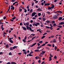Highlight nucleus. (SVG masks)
Here are the masks:
<instances>
[{
	"mask_svg": "<svg viewBox=\"0 0 64 64\" xmlns=\"http://www.w3.org/2000/svg\"><path fill=\"white\" fill-rule=\"evenodd\" d=\"M26 29L27 30H29V29L32 32H34V30H32V28L30 27H29L28 26H26Z\"/></svg>",
	"mask_w": 64,
	"mask_h": 64,
	"instance_id": "1",
	"label": "nucleus"
},
{
	"mask_svg": "<svg viewBox=\"0 0 64 64\" xmlns=\"http://www.w3.org/2000/svg\"><path fill=\"white\" fill-rule=\"evenodd\" d=\"M24 26H26V25L28 26H29V25L30 24V23L29 22H27L26 23V24L25 23H24Z\"/></svg>",
	"mask_w": 64,
	"mask_h": 64,
	"instance_id": "2",
	"label": "nucleus"
},
{
	"mask_svg": "<svg viewBox=\"0 0 64 64\" xmlns=\"http://www.w3.org/2000/svg\"><path fill=\"white\" fill-rule=\"evenodd\" d=\"M22 51H23L24 52V54L25 55H26L27 54V52L26 51V50H23Z\"/></svg>",
	"mask_w": 64,
	"mask_h": 64,
	"instance_id": "3",
	"label": "nucleus"
},
{
	"mask_svg": "<svg viewBox=\"0 0 64 64\" xmlns=\"http://www.w3.org/2000/svg\"><path fill=\"white\" fill-rule=\"evenodd\" d=\"M36 14V12H34L32 13V17H33V16H34L35 14Z\"/></svg>",
	"mask_w": 64,
	"mask_h": 64,
	"instance_id": "4",
	"label": "nucleus"
},
{
	"mask_svg": "<svg viewBox=\"0 0 64 64\" xmlns=\"http://www.w3.org/2000/svg\"><path fill=\"white\" fill-rule=\"evenodd\" d=\"M58 18V16L56 15L54 16L53 17V19H57Z\"/></svg>",
	"mask_w": 64,
	"mask_h": 64,
	"instance_id": "5",
	"label": "nucleus"
},
{
	"mask_svg": "<svg viewBox=\"0 0 64 64\" xmlns=\"http://www.w3.org/2000/svg\"><path fill=\"white\" fill-rule=\"evenodd\" d=\"M22 27L23 28V29L24 30H26V31L27 30V29H26V28L25 27H24L23 26H22Z\"/></svg>",
	"mask_w": 64,
	"mask_h": 64,
	"instance_id": "6",
	"label": "nucleus"
},
{
	"mask_svg": "<svg viewBox=\"0 0 64 64\" xmlns=\"http://www.w3.org/2000/svg\"><path fill=\"white\" fill-rule=\"evenodd\" d=\"M49 5H50V4H44V6H49Z\"/></svg>",
	"mask_w": 64,
	"mask_h": 64,
	"instance_id": "7",
	"label": "nucleus"
},
{
	"mask_svg": "<svg viewBox=\"0 0 64 64\" xmlns=\"http://www.w3.org/2000/svg\"><path fill=\"white\" fill-rule=\"evenodd\" d=\"M32 25L33 26H38L35 23H34L32 24Z\"/></svg>",
	"mask_w": 64,
	"mask_h": 64,
	"instance_id": "8",
	"label": "nucleus"
},
{
	"mask_svg": "<svg viewBox=\"0 0 64 64\" xmlns=\"http://www.w3.org/2000/svg\"><path fill=\"white\" fill-rule=\"evenodd\" d=\"M51 6H52L51 7V8L52 9H53V8H54V7H55V6H54V5L52 4L51 5Z\"/></svg>",
	"mask_w": 64,
	"mask_h": 64,
	"instance_id": "9",
	"label": "nucleus"
},
{
	"mask_svg": "<svg viewBox=\"0 0 64 64\" xmlns=\"http://www.w3.org/2000/svg\"><path fill=\"white\" fill-rule=\"evenodd\" d=\"M40 51H39V50H34L35 52H40Z\"/></svg>",
	"mask_w": 64,
	"mask_h": 64,
	"instance_id": "10",
	"label": "nucleus"
},
{
	"mask_svg": "<svg viewBox=\"0 0 64 64\" xmlns=\"http://www.w3.org/2000/svg\"><path fill=\"white\" fill-rule=\"evenodd\" d=\"M6 48H9V46H8V44H7L5 45Z\"/></svg>",
	"mask_w": 64,
	"mask_h": 64,
	"instance_id": "11",
	"label": "nucleus"
},
{
	"mask_svg": "<svg viewBox=\"0 0 64 64\" xmlns=\"http://www.w3.org/2000/svg\"><path fill=\"white\" fill-rule=\"evenodd\" d=\"M42 47V46H38L37 47V49H39L41 48Z\"/></svg>",
	"mask_w": 64,
	"mask_h": 64,
	"instance_id": "12",
	"label": "nucleus"
},
{
	"mask_svg": "<svg viewBox=\"0 0 64 64\" xmlns=\"http://www.w3.org/2000/svg\"><path fill=\"white\" fill-rule=\"evenodd\" d=\"M18 47V46H14L12 48H13V49H15V48H16L17 47Z\"/></svg>",
	"mask_w": 64,
	"mask_h": 64,
	"instance_id": "13",
	"label": "nucleus"
},
{
	"mask_svg": "<svg viewBox=\"0 0 64 64\" xmlns=\"http://www.w3.org/2000/svg\"><path fill=\"white\" fill-rule=\"evenodd\" d=\"M47 45L48 46H49V47H52V45L50 44H48Z\"/></svg>",
	"mask_w": 64,
	"mask_h": 64,
	"instance_id": "14",
	"label": "nucleus"
},
{
	"mask_svg": "<svg viewBox=\"0 0 64 64\" xmlns=\"http://www.w3.org/2000/svg\"><path fill=\"white\" fill-rule=\"evenodd\" d=\"M10 50H12V51H13V48H12L11 47H10Z\"/></svg>",
	"mask_w": 64,
	"mask_h": 64,
	"instance_id": "15",
	"label": "nucleus"
},
{
	"mask_svg": "<svg viewBox=\"0 0 64 64\" xmlns=\"http://www.w3.org/2000/svg\"><path fill=\"white\" fill-rule=\"evenodd\" d=\"M62 17H60L58 19V20L59 21H60V20H62Z\"/></svg>",
	"mask_w": 64,
	"mask_h": 64,
	"instance_id": "16",
	"label": "nucleus"
},
{
	"mask_svg": "<svg viewBox=\"0 0 64 64\" xmlns=\"http://www.w3.org/2000/svg\"><path fill=\"white\" fill-rule=\"evenodd\" d=\"M42 53H43L42 55H43L46 52V51H42Z\"/></svg>",
	"mask_w": 64,
	"mask_h": 64,
	"instance_id": "17",
	"label": "nucleus"
},
{
	"mask_svg": "<svg viewBox=\"0 0 64 64\" xmlns=\"http://www.w3.org/2000/svg\"><path fill=\"white\" fill-rule=\"evenodd\" d=\"M14 7V6H13V7L11 8H10V10H12H12H14L15 9Z\"/></svg>",
	"mask_w": 64,
	"mask_h": 64,
	"instance_id": "18",
	"label": "nucleus"
},
{
	"mask_svg": "<svg viewBox=\"0 0 64 64\" xmlns=\"http://www.w3.org/2000/svg\"><path fill=\"white\" fill-rule=\"evenodd\" d=\"M11 64H16V63L15 62H11Z\"/></svg>",
	"mask_w": 64,
	"mask_h": 64,
	"instance_id": "19",
	"label": "nucleus"
},
{
	"mask_svg": "<svg viewBox=\"0 0 64 64\" xmlns=\"http://www.w3.org/2000/svg\"><path fill=\"white\" fill-rule=\"evenodd\" d=\"M37 11H42V9H38L37 10Z\"/></svg>",
	"mask_w": 64,
	"mask_h": 64,
	"instance_id": "20",
	"label": "nucleus"
},
{
	"mask_svg": "<svg viewBox=\"0 0 64 64\" xmlns=\"http://www.w3.org/2000/svg\"><path fill=\"white\" fill-rule=\"evenodd\" d=\"M51 8L50 7H49L48 8V10H51Z\"/></svg>",
	"mask_w": 64,
	"mask_h": 64,
	"instance_id": "21",
	"label": "nucleus"
},
{
	"mask_svg": "<svg viewBox=\"0 0 64 64\" xmlns=\"http://www.w3.org/2000/svg\"><path fill=\"white\" fill-rule=\"evenodd\" d=\"M24 12H25V13H26V12H27V10L26 9H24Z\"/></svg>",
	"mask_w": 64,
	"mask_h": 64,
	"instance_id": "22",
	"label": "nucleus"
},
{
	"mask_svg": "<svg viewBox=\"0 0 64 64\" xmlns=\"http://www.w3.org/2000/svg\"><path fill=\"white\" fill-rule=\"evenodd\" d=\"M58 27H59L60 28H61L62 27V26H58Z\"/></svg>",
	"mask_w": 64,
	"mask_h": 64,
	"instance_id": "23",
	"label": "nucleus"
},
{
	"mask_svg": "<svg viewBox=\"0 0 64 64\" xmlns=\"http://www.w3.org/2000/svg\"><path fill=\"white\" fill-rule=\"evenodd\" d=\"M45 36H43L42 37L41 39H43V38H45Z\"/></svg>",
	"mask_w": 64,
	"mask_h": 64,
	"instance_id": "24",
	"label": "nucleus"
},
{
	"mask_svg": "<svg viewBox=\"0 0 64 64\" xmlns=\"http://www.w3.org/2000/svg\"><path fill=\"white\" fill-rule=\"evenodd\" d=\"M57 46H55V48H54V50L55 51H56V50L57 49Z\"/></svg>",
	"mask_w": 64,
	"mask_h": 64,
	"instance_id": "25",
	"label": "nucleus"
},
{
	"mask_svg": "<svg viewBox=\"0 0 64 64\" xmlns=\"http://www.w3.org/2000/svg\"><path fill=\"white\" fill-rule=\"evenodd\" d=\"M46 20V18H43V21H45Z\"/></svg>",
	"mask_w": 64,
	"mask_h": 64,
	"instance_id": "26",
	"label": "nucleus"
},
{
	"mask_svg": "<svg viewBox=\"0 0 64 64\" xmlns=\"http://www.w3.org/2000/svg\"><path fill=\"white\" fill-rule=\"evenodd\" d=\"M38 15L39 16H40L41 15V13H38Z\"/></svg>",
	"mask_w": 64,
	"mask_h": 64,
	"instance_id": "27",
	"label": "nucleus"
},
{
	"mask_svg": "<svg viewBox=\"0 0 64 64\" xmlns=\"http://www.w3.org/2000/svg\"><path fill=\"white\" fill-rule=\"evenodd\" d=\"M46 22H47V24H48L50 22V21L49 20L47 21Z\"/></svg>",
	"mask_w": 64,
	"mask_h": 64,
	"instance_id": "28",
	"label": "nucleus"
},
{
	"mask_svg": "<svg viewBox=\"0 0 64 64\" xmlns=\"http://www.w3.org/2000/svg\"><path fill=\"white\" fill-rule=\"evenodd\" d=\"M52 24H54L55 23V21L54 20L52 22Z\"/></svg>",
	"mask_w": 64,
	"mask_h": 64,
	"instance_id": "29",
	"label": "nucleus"
},
{
	"mask_svg": "<svg viewBox=\"0 0 64 64\" xmlns=\"http://www.w3.org/2000/svg\"><path fill=\"white\" fill-rule=\"evenodd\" d=\"M11 43H13V42L12 41V40H10L9 41Z\"/></svg>",
	"mask_w": 64,
	"mask_h": 64,
	"instance_id": "30",
	"label": "nucleus"
},
{
	"mask_svg": "<svg viewBox=\"0 0 64 64\" xmlns=\"http://www.w3.org/2000/svg\"><path fill=\"white\" fill-rule=\"evenodd\" d=\"M15 19H16V16H14V18H12V20H14Z\"/></svg>",
	"mask_w": 64,
	"mask_h": 64,
	"instance_id": "31",
	"label": "nucleus"
},
{
	"mask_svg": "<svg viewBox=\"0 0 64 64\" xmlns=\"http://www.w3.org/2000/svg\"><path fill=\"white\" fill-rule=\"evenodd\" d=\"M9 55H12V53L11 52H10L8 54Z\"/></svg>",
	"mask_w": 64,
	"mask_h": 64,
	"instance_id": "32",
	"label": "nucleus"
},
{
	"mask_svg": "<svg viewBox=\"0 0 64 64\" xmlns=\"http://www.w3.org/2000/svg\"><path fill=\"white\" fill-rule=\"evenodd\" d=\"M22 10V8H20L19 9V10L20 12H21Z\"/></svg>",
	"mask_w": 64,
	"mask_h": 64,
	"instance_id": "33",
	"label": "nucleus"
},
{
	"mask_svg": "<svg viewBox=\"0 0 64 64\" xmlns=\"http://www.w3.org/2000/svg\"><path fill=\"white\" fill-rule=\"evenodd\" d=\"M28 56H33V55L32 54H28Z\"/></svg>",
	"mask_w": 64,
	"mask_h": 64,
	"instance_id": "34",
	"label": "nucleus"
},
{
	"mask_svg": "<svg viewBox=\"0 0 64 64\" xmlns=\"http://www.w3.org/2000/svg\"><path fill=\"white\" fill-rule=\"evenodd\" d=\"M46 28H48V29H49V28H50V27L47 26H46Z\"/></svg>",
	"mask_w": 64,
	"mask_h": 64,
	"instance_id": "35",
	"label": "nucleus"
},
{
	"mask_svg": "<svg viewBox=\"0 0 64 64\" xmlns=\"http://www.w3.org/2000/svg\"><path fill=\"white\" fill-rule=\"evenodd\" d=\"M32 12H33V10H32V9H31L30 10V13H32Z\"/></svg>",
	"mask_w": 64,
	"mask_h": 64,
	"instance_id": "36",
	"label": "nucleus"
},
{
	"mask_svg": "<svg viewBox=\"0 0 64 64\" xmlns=\"http://www.w3.org/2000/svg\"><path fill=\"white\" fill-rule=\"evenodd\" d=\"M36 25H40V24L39 22H36Z\"/></svg>",
	"mask_w": 64,
	"mask_h": 64,
	"instance_id": "37",
	"label": "nucleus"
},
{
	"mask_svg": "<svg viewBox=\"0 0 64 64\" xmlns=\"http://www.w3.org/2000/svg\"><path fill=\"white\" fill-rule=\"evenodd\" d=\"M38 42L39 43H40V44H41L42 42H43V41H41L39 42Z\"/></svg>",
	"mask_w": 64,
	"mask_h": 64,
	"instance_id": "38",
	"label": "nucleus"
},
{
	"mask_svg": "<svg viewBox=\"0 0 64 64\" xmlns=\"http://www.w3.org/2000/svg\"><path fill=\"white\" fill-rule=\"evenodd\" d=\"M36 37V36H35L34 37H33L32 38V40H33V39H34V38H35Z\"/></svg>",
	"mask_w": 64,
	"mask_h": 64,
	"instance_id": "39",
	"label": "nucleus"
},
{
	"mask_svg": "<svg viewBox=\"0 0 64 64\" xmlns=\"http://www.w3.org/2000/svg\"><path fill=\"white\" fill-rule=\"evenodd\" d=\"M47 34V32H45V33L44 34L42 35L43 36H44V35H46V34Z\"/></svg>",
	"mask_w": 64,
	"mask_h": 64,
	"instance_id": "40",
	"label": "nucleus"
},
{
	"mask_svg": "<svg viewBox=\"0 0 64 64\" xmlns=\"http://www.w3.org/2000/svg\"><path fill=\"white\" fill-rule=\"evenodd\" d=\"M25 40V39H22V41L24 42V43H25L26 42V40Z\"/></svg>",
	"mask_w": 64,
	"mask_h": 64,
	"instance_id": "41",
	"label": "nucleus"
},
{
	"mask_svg": "<svg viewBox=\"0 0 64 64\" xmlns=\"http://www.w3.org/2000/svg\"><path fill=\"white\" fill-rule=\"evenodd\" d=\"M52 47H53V48L55 46V45H54V44H52Z\"/></svg>",
	"mask_w": 64,
	"mask_h": 64,
	"instance_id": "42",
	"label": "nucleus"
},
{
	"mask_svg": "<svg viewBox=\"0 0 64 64\" xmlns=\"http://www.w3.org/2000/svg\"><path fill=\"white\" fill-rule=\"evenodd\" d=\"M54 58L56 60L57 59V56H54Z\"/></svg>",
	"mask_w": 64,
	"mask_h": 64,
	"instance_id": "43",
	"label": "nucleus"
},
{
	"mask_svg": "<svg viewBox=\"0 0 64 64\" xmlns=\"http://www.w3.org/2000/svg\"><path fill=\"white\" fill-rule=\"evenodd\" d=\"M56 24H54L53 25V26H54V27H55V26H56Z\"/></svg>",
	"mask_w": 64,
	"mask_h": 64,
	"instance_id": "44",
	"label": "nucleus"
},
{
	"mask_svg": "<svg viewBox=\"0 0 64 64\" xmlns=\"http://www.w3.org/2000/svg\"><path fill=\"white\" fill-rule=\"evenodd\" d=\"M45 44H43L42 45V46H45Z\"/></svg>",
	"mask_w": 64,
	"mask_h": 64,
	"instance_id": "45",
	"label": "nucleus"
},
{
	"mask_svg": "<svg viewBox=\"0 0 64 64\" xmlns=\"http://www.w3.org/2000/svg\"><path fill=\"white\" fill-rule=\"evenodd\" d=\"M38 62L39 63H40V62H41V60H39L38 61Z\"/></svg>",
	"mask_w": 64,
	"mask_h": 64,
	"instance_id": "46",
	"label": "nucleus"
},
{
	"mask_svg": "<svg viewBox=\"0 0 64 64\" xmlns=\"http://www.w3.org/2000/svg\"><path fill=\"white\" fill-rule=\"evenodd\" d=\"M62 25H64V22H61Z\"/></svg>",
	"mask_w": 64,
	"mask_h": 64,
	"instance_id": "47",
	"label": "nucleus"
},
{
	"mask_svg": "<svg viewBox=\"0 0 64 64\" xmlns=\"http://www.w3.org/2000/svg\"><path fill=\"white\" fill-rule=\"evenodd\" d=\"M6 18V16H4V18H3V19L4 20H5V19Z\"/></svg>",
	"mask_w": 64,
	"mask_h": 64,
	"instance_id": "48",
	"label": "nucleus"
},
{
	"mask_svg": "<svg viewBox=\"0 0 64 64\" xmlns=\"http://www.w3.org/2000/svg\"><path fill=\"white\" fill-rule=\"evenodd\" d=\"M50 30H53V28H52V27H50Z\"/></svg>",
	"mask_w": 64,
	"mask_h": 64,
	"instance_id": "49",
	"label": "nucleus"
},
{
	"mask_svg": "<svg viewBox=\"0 0 64 64\" xmlns=\"http://www.w3.org/2000/svg\"><path fill=\"white\" fill-rule=\"evenodd\" d=\"M20 26H22V22L21 23H20Z\"/></svg>",
	"mask_w": 64,
	"mask_h": 64,
	"instance_id": "50",
	"label": "nucleus"
},
{
	"mask_svg": "<svg viewBox=\"0 0 64 64\" xmlns=\"http://www.w3.org/2000/svg\"><path fill=\"white\" fill-rule=\"evenodd\" d=\"M34 3L33 2L32 4V6H34Z\"/></svg>",
	"mask_w": 64,
	"mask_h": 64,
	"instance_id": "51",
	"label": "nucleus"
},
{
	"mask_svg": "<svg viewBox=\"0 0 64 64\" xmlns=\"http://www.w3.org/2000/svg\"><path fill=\"white\" fill-rule=\"evenodd\" d=\"M46 32H47L48 33V32H50V31H48V30H46Z\"/></svg>",
	"mask_w": 64,
	"mask_h": 64,
	"instance_id": "52",
	"label": "nucleus"
},
{
	"mask_svg": "<svg viewBox=\"0 0 64 64\" xmlns=\"http://www.w3.org/2000/svg\"><path fill=\"white\" fill-rule=\"evenodd\" d=\"M3 24H2L1 26V29H2V28H3Z\"/></svg>",
	"mask_w": 64,
	"mask_h": 64,
	"instance_id": "53",
	"label": "nucleus"
},
{
	"mask_svg": "<svg viewBox=\"0 0 64 64\" xmlns=\"http://www.w3.org/2000/svg\"><path fill=\"white\" fill-rule=\"evenodd\" d=\"M37 44H38V46H40V44H39V43H37Z\"/></svg>",
	"mask_w": 64,
	"mask_h": 64,
	"instance_id": "54",
	"label": "nucleus"
},
{
	"mask_svg": "<svg viewBox=\"0 0 64 64\" xmlns=\"http://www.w3.org/2000/svg\"><path fill=\"white\" fill-rule=\"evenodd\" d=\"M54 37V36H50L51 38H53Z\"/></svg>",
	"mask_w": 64,
	"mask_h": 64,
	"instance_id": "55",
	"label": "nucleus"
},
{
	"mask_svg": "<svg viewBox=\"0 0 64 64\" xmlns=\"http://www.w3.org/2000/svg\"><path fill=\"white\" fill-rule=\"evenodd\" d=\"M26 39H27V36H25V38H24V40H26Z\"/></svg>",
	"mask_w": 64,
	"mask_h": 64,
	"instance_id": "56",
	"label": "nucleus"
},
{
	"mask_svg": "<svg viewBox=\"0 0 64 64\" xmlns=\"http://www.w3.org/2000/svg\"><path fill=\"white\" fill-rule=\"evenodd\" d=\"M33 53V52L32 51L30 52V53L31 54H32V53Z\"/></svg>",
	"mask_w": 64,
	"mask_h": 64,
	"instance_id": "57",
	"label": "nucleus"
},
{
	"mask_svg": "<svg viewBox=\"0 0 64 64\" xmlns=\"http://www.w3.org/2000/svg\"><path fill=\"white\" fill-rule=\"evenodd\" d=\"M56 42H57V41L56 40H54L53 41V42H54V43H56Z\"/></svg>",
	"mask_w": 64,
	"mask_h": 64,
	"instance_id": "58",
	"label": "nucleus"
},
{
	"mask_svg": "<svg viewBox=\"0 0 64 64\" xmlns=\"http://www.w3.org/2000/svg\"><path fill=\"white\" fill-rule=\"evenodd\" d=\"M6 64H11V63L10 62H8Z\"/></svg>",
	"mask_w": 64,
	"mask_h": 64,
	"instance_id": "59",
	"label": "nucleus"
},
{
	"mask_svg": "<svg viewBox=\"0 0 64 64\" xmlns=\"http://www.w3.org/2000/svg\"><path fill=\"white\" fill-rule=\"evenodd\" d=\"M47 14H50V12L49 11L47 12Z\"/></svg>",
	"mask_w": 64,
	"mask_h": 64,
	"instance_id": "60",
	"label": "nucleus"
},
{
	"mask_svg": "<svg viewBox=\"0 0 64 64\" xmlns=\"http://www.w3.org/2000/svg\"><path fill=\"white\" fill-rule=\"evenodd\" d=\"M44 63H45V62L44 61V62H42L41 64H44Z\"/></svg>",
	"mask_w": 64,
	"mask_h": 64,
	"instance_id": "61",
	"label": "nucleus"
},
{
	"mask_svg": "<svg viewBox=\"0 0 64 64\" xmlns=\"http://www.w3.org/2000/svg\"><path fill=\"white\" fill-rule=\"evenodd\" d=\"M29 6H28L26 7V8L27 9H29Z\"/></svg>",
	"mask_w": 64,
	"mask_h": 64,
	"instance_id": "62",
	"label": "nucleus"
},
{
	"mask_svg": "<svg viewBox=\"0 0 64 64\" xmlns=\"http://www.w3.org/2000/svg\"><path fill=\"white\" fill-rule=\"evenodd\" d=\"M62 2H60L59 3V4L60 5H61V4H62Z\"/></svg>",
	"mask_w": 64,
	"mask_h": 64,
	"instance_id": "63",
	"label": "nucleus"
},
{
	"mask_svg": "<svg viewBox=\"0 0 64 64\" xmlns=\"http://www.w3.org/2000/svg\"><path fill=\"white\" fill-rule=\"evenodd\" d=\"M30 22L31 23H32L33 22V21L32 20H31L30 21Z\"/></svg>",
	"mask_w": 64,
	"mask_h": 64,
	"instance_id": "64",
	"label": "nucleus"
}]
</instances>
